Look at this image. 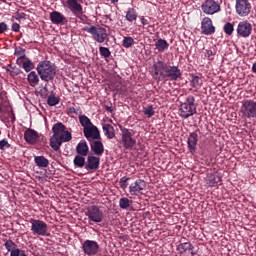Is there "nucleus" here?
<instances>
[{
  "label": "nucleus",
  "mask_w": 256,
  "mask_h": 256,
  "mask_svg": "<svg viewBox=\"0 0 256 256\" xmlns=\"http://www.w3.org/2000/svg\"><path fill=\"white\" fill-rule=\"evenodd\" d=\"M4 247L8 251V253H10V255H12L14 251H17L19 249V247L15 244V242H13V240H6V242L4 243Z\"/></svg>",
  "instance_id": "nucleus-33"
},
{
  "label": "nucleus",
  "mask_w": 256,
  "mask_h": 256,
  "mask_svg": "<svg viewBox=\"0 0 256 256\" xmlns=\"http://www.w3.org/2000/svg\"><path fill=\"white\" fill-rule=\"evenodd\" d=\"M235 9L239 17H247L251 13V2L249 0H236Z\"/></svg>",
  "instance_id": "nucleus-13"
},
{
  "label": "nucleus",
  "mask_w": 256,
  "mask_h": 256,
  "mask_svg": "<svg viewBox=\"0 0 256 256\" xmlns=\"http://www.w3.org/2000/svg\"><path fill=\"white\" fill-rule=\"evenodd\" d=\"M201 9L205 15H215L221 11V4L215 0H206L201 4Z\"/></svg>",
  "instance_id": "nucleus-10"
},
{
  "label": "nucleus",
  "mask_w": 256,
  "mask_h": 256,
  "mask_svg": "<svg viewBox=\"0 0 256 256\" xmlns=\"http://www.w3.org/2000/svg\"><path fill=\"white\" fill-rule=\"evenodd\" d=\"M99 53L104 59H109V57H111V50L107 47L100 46Z\"/></svg>",
  "instance_id": "nucleus-42"
},
{
  "label": "nucleus",
  "mask_w": 256,
  "mask_h": 256,
  "mask_svg": "<svg viewBox=\"0 0 256 256\" xmlns=\"http://www.w3.org/2000/svg\"><path fill=\"white\" fill-rule=\"evenodd\" d=\"M60 101H61V99L59 97L55 96L54 94L49 95L47 98V104L50 107H55V105H59Z\"/></svg>",
  "instance_id": "nucleus-38"
},
{
  "label": "nucleus",
  "mask_w": 256,
  "mask_h": 256,
  "mask_svg": "<svg viewBox=\"0 0 256 256\" xmlns=\"http://www.w3.org/2000/svg\"><path fill=\"white\" fill-rule=\"evenodd\" d=\"M197 133H199V129L191 132L188 136L187 145L191 155H195V151H197V143H199V134Z\"/></svg>",
  "instance_id": "nucleus-19"
},
{
  "label": "nucleus",
  "mask_w": 256,
  "mask_h": 256,
  "mask_svg": "<svg viewBox=\"0 0 256 256\" xmlns=\"http://www.w3.org/2000/svg\"><path fill=\"white\" fill-rule=\"evenodd\" d=\"M8 29L9 27L7 26V23L5 22L0 23V33H5V31H7Z\"/></svg>",
  "instance_id": "nucleus-52"
},
{
  "label": "nucleus",
  "mask_w": 256,
  "mask_h": 256,
  "mask_svg": "<svg viewBox=\"0 0 256 256\" xmlns=\"http://www.w3.org/2000/svg\"><path fill=\"white\" fill-rule=\"evenodd\" d=\"M155 47L159 53H164L167 51V49H169V42L163 38H160L156 41Z\"/></svg>",
  "instance_id": "nucleus-28"
},
{
  "label": "nucleus",
  "mask_w": 256,
  "mask_h": 256,
  "mask_svg": "<svg viewBox=\"0 0 256 256\" xmlns=\"http://www.w3.org/2000/svg\"><path fill=\"white\" fill-rule=\"evenodd\" d=\"M79 122H80V125L83 126V129H87V128L91 127V125H93V123L91 122V119H89V117H87L85 115L79 116Z\"/></svg>",
  "instance_id": "nucleus-36"
},
{
  "label": "nucleus",
  "mask_w": 256,
  "mask_h": 256,
  "mask_svg": "<svg viewBox=\"0 0 256 256\" xmlns=\"http://www.w3.org/2000/svg\"><path fill=\"white\" fill-rule=\"evenodd\" d=\"M137 17V10H135V8H128L125 15L126 21H128L129 23H133V21H137Z\"/></svg>",
  "instance_id": "nucleus-31"
},
{
  "label": "nucleus",
  "mask_w": 256,
  "mask_h": 256,
  "mask_svg": "<svg viewBox=\"0 0 256 256\" xmlns=\"http://www.w3.org/2000/svg\"><path fill=\"white\" fill-rule=\"evenodd\" d=\"M140 21H141L143 27H147V25H149V23H151V20L145 18L144 16H142V17L140 18Z\"/></svg>",
  "instance_id": "nucleus-51"
},
{
  "label": "nucleus",
  "mask_w": 256,
  "mask_h": 256,
  "mask_svg": "<svg viewBox=\"0 0 256 256\" xmlns=\"http://www.w3.org/2000/svg\"><path fill=\"white\" fill-rule=\"evenodd\" d=\"M84 137H86L87 141H94L101 139V132H99V128L97 126L91 124L88 128L83 129Z\"/></svg>",
  "instance_id": "nucleus-15"
},
{
  "label": "nucleus",
  "mask_w": 256,
  "mask_h": 256,
  "mask_svg": "<svg viewBox=\"0 0 256 256\" xmlns=\"http://www.w3.org/2000/svg\"><path fill=\"white\" fill-rule=\"evenodd\" d=\"M252 72L256 74V62L252 65Z\"/></svg>",
  "instance_id": "nucleus-54"
},
{
  "label": "nucleus",
  "mask_w": 256,
  "mask_h": 256,
  "mask_svg": "<svg viewBox=\"0 0 256 256\" xmlns=\"http://www.w3.org/2000/svg\"><path fill=\"white\" fill-rule=\"evenodd\" d=\"M36 71L41 81L49 83V81H53L57 75V66L51 61L44 60L38 63Z\"/></svg>",
  "instance_id": "nucleus-3"
},
{
  "label": "nucleus",
  "mask_w": 256,
  "mask_h": 256,
  "mask_svg": "<svg viewBox=\"0 0 256 256\" xmlns=\"http://www.w3.org/2000/svg\"><path fill=\"white\" fill-rule=\"evenodd\" d=\"M144 115H147L148 117H153L155 115V110L153 109V105H150L143 110Z\"/></svg>",
  "instance_id": "nucleus-44"
},
{
  "label": "nucleus",
  "mask_w": 256,
  "mask_h": 256,
  "mask_svg": "<svg viewBox=\"0 0 256 256\" xmlns=\"http://www.w3.org/2000/svg\"><path fill=\"white\" fill-rule=\"evenodd\" d=\"M12 31H14V33H19V31H21V25H19L17 22H14L12 24Z\"/></svg>",
  "instance_id": "nucleus-49"
},
{
  "label": "nucleus",
  "mask_w": 256,
  "mask_h": 256,
  "mask_svg": "<svg viewBox=\"0 0 256 256\" xmlns=\"http://www.w3.org/2000/svg\"><path fill=\"white\" fill-rule=\"evenodd\" d=\"M14 55L15 57H17L16 64H18L19 61H23L24 59H27V56L25 55V48H21V47L16 48Z\"/></svg>",
  "instance_id": "nucleus-32"
},
{
  "label": "nucleus",
  "mask_w": 256,
  "mask_h": 256,
  "mask_svg": "<svg viewBox=\"0 0 256 256\" xmlns=\"http://www.w3.org/2000/svg\"><path fill=\"white\" fill-rule=\"evenodd\" d=\"M74 165L75 167H78L79 169H83L87 163H85V156L76 155L74 157Z\"/></svg>",
  "instance_id": "nucleus-35"
},
{
  "label": "nucleus",
  "mask_w": 256,
  "mask_h": 256,
  "mask_svg": "<svg viewBox=\"0 0 256 256\" xmlns=\"http://www.w3.org/2000/svg\"><path fill=\"white\" fill-rule=\"evenodd\" d=\"M100 163H101V158L97 156H88L85 169L87 171H97V169H99Z\"/></svg>",
  "instance_id": "nucleus-21"
},
{
  "label": "nucleus",
  "mask_w": 256,
  "mask_h": 256,
  "mask_svg": "<svg viewBox=\"0 0 256 256\" xmlns=\"http://www.w3.org/2000/svg\"><path fill=\"white\" fill-rule=\"evenodd\" d=\"M135 44V39L131 36H125L122 40V47L125 49H129L130 47H133Z\"/></svg>",
  "instance_id": "nucleus-37"
},
{
  "label": "nucleus",
  "mask_w": 256,
  "mask_h": 256,
  "mask_svg": "<svg viewBox=\"0 0 256 256\" xmlns=\"http://www.w3.org/2000/svg\"><path fill=\"white\" fill-rule=\"evenodd\" d=\"M2 3H5L6 5H11V0H1Z\"/></svg>",
  "instance_id": "nucleus-53"
},
{
  "label": "nucleus",
  "mask_w": 256,
  "mask_h": 256,
  "mask_svg": "<svg viewBox=\"0 0 256 256\" xmlns=\"http://www.w3.org/2000/svg\"><path fill=\"white\" fill-rule=\"evenodd\" d=\"M83 31H86V33L92 35V39L96 41V43H105V41H109L107 28L101 25L85 26Z\"/></svg>",
  "instance_id": "nucleus-5"
},
{
  "label": "nucleus",
  "mask_w": 256,
  "mask_h": 256,
  "mask_svg": "<svg viewBox=\"0 0 256 256\" xmlns=\"http://www.w3.org/2000/svg\"><path fill=\"white\" fill-rule=\"evenodd\" d=\"M10 256H27V254L25 253V250L18 248L17 250H14Z\"/></svg>",
  "instance_id": "nucleus-47"
},
{
  "label": "nucleus",
  "mask_w": 256,
  "mask_h": 256,
  "mask_svg": "<svg viewBox=\"0 0 256 256\" xmlns=\"http://www.w3.org/2000/svg\"><path fill=\"white\" fill-rule=\"evenodd\" d=\"M120 144L124 147V149H127L128 151H131L137 145V139L133 137V132L127 128H121V141Z\"/></svg>",
  "instance_id": "nucleus-7"
},
{
  "label": "nucleus",
  "mask_w": 256,
  "mask_h": 256,
  "mask_svg": "<svg viewBox=\"0 0 256 256\" xmlns=\"http://www.w3.org/2000/svg\"><path fill=\"white\" fill-rule=\"evenodd\" d=\"M76 153L82 157H87L89 155V145L87 144V141H81L77 144Z\"/></svg>",
  "instance_id": "nucleus-25"
},
{
  "label": "nucleus",
  "mask_w": 256,
  "mask_h": 256,
  "mask_svg": "<svg viewBox=\"0 0 256 256\" xmlns=\"http://www.w3.org/2000/svg\"><path fill=\"white\" fill-rule=\"evenodd\" d=\"M52 133L53 135L50 138V147L53 151H59L63 143H69V141L73 139V135L67 130V126L62 122H58L53 125Z\"/></svg>",
  "instance_id": "nucleus-2"
},
{
  "label": "nucleus",
  "mask_w": 256,
  "mask_h": 256,
  "mask_svg": "<svg viewBox=\"0 0 256 256\" xmlns=\"http://www.w3.org/2000/svg\"><path fill=\"white\" fill-rule=\"evenodd\" d=\"M208 187H217L221 183V175L219 173L210 174L206 178Z\"/></svg>",
  "instance_id": "nucleus-26"
},
{
  "label": "nucleus",
  "mask_w": 256,
  "mask_h": 256,
  "mask_svg": "<svg viewBox=\"0 0 256 256\" xmlns=\"http://www.w3.org/2000/svg\"><path fill=\"white\" fill-rule=\"evenodd\" d=\"M130 180H131L130 177H127V176L122 177L119 181L121 189H127V187H129L128 181Z\"/></svg>",
  "instance_id": "nucleus-43"
},
{
  "label": "nucleus",
  "mask_w": 256,
  "mask_h": 256,
  "mask_svg": "<svg viewBox=\"0 0 256 256\" xmlns=\"http://www.w3.org/2000/svg\"><path fill=\"white\" fill-rule=\"evenodd\" d=\"M106 111H109L110 113H113V107L106 106Z\"/></svg>",
  "instance_id": "nucleus-55"
},
{
  "label": "nucleus",
  "mask_w": 256,
  "mask_h": 256,
  "mask_svg": "<svg viewBox=\"0 0 256 256\" xmlns=\"http://www.w3.org/2000/svg\"><path fill=\"white\" fill-rule=\"evenodd\" d=\"M11 144L7 141V139L0 140V149L1 151H5V149H9Z\"/></svg>",
  "instance_id": "nucleus-45"
},
{
  "label": "nucleus",
  "mask_w": 256,
  "mask_h": 256,
  "mask_svg": "<svg viewBox=\"0 0 256 256\" xmlns=\"http://www.w3.org/2000/svg\"><path fill=\"white\" fill-rule=\"evenodd\" d=\"M50 21L53 25H65L67 24V17L59 11H52L50 13Z\"/></svg>",
  "instance_id": "nucleus-22"
},
{
  "label": "nucleus",
  "mask_w": 256,
  "mask_h": 256,
  "mask_svg": "<svg viewBox=\"0 0 256 256\" xmlns=\"http://www.w3.org/2000/svg\"><path fill=\"white\" fill-rule=\"evenodd\" d=\"M191 83H192V87H194L195 89H199V87L203 85V82H201V78H199V76L195 74L191 75Z\"/></svg>",
  "instance_id": "nucleus-40"
},
{
  "label": "nucleus",
  "mask_w": 256,
  "mask_h": 256,
  "mask_svg": "<svg viewBox=\"0 0 256 256\" xmlns=\"http://www.w3.org/2000/svg\"><path fill=\"white\" fill-rule=\"evenodd\" d=\"M103 133L107 139H113L115 137V128L111 124H103Z\"/></svg>",
  "instance_id": "nucleus-29"
},
{
  "label": "nucleus",
  "mask_w": 256,
  "mask_h": 256,
  "mask_svg": "<svg viewBox=\"0 0 256 256\" xmlns=\"http://www.w3.org/2000/svg\"><path fill=\"white\" fill-rule=\"evenodd\" d=\"M25 17H27V14H25L24 12H16V21H21V19H25Z\"/></svg>",
  "instance_id": "nucleus-50"
},
{
  "label": "nucleus",
  "mask_w": 256,
  "mask_h": 256,
  "mask_svg": "<svg viewBox=\"0 0 256 256\" xmlns=\"http://www.w3.org/2000/svg\"><path fill=\"white\" fill-rule=\"evenodd\" d=\"M216 53H217V52H216L215 50H213V49H208V50L205 51L204 55H205V57H207V58L209 59V58L215 56Z\"/></svg>",
  "instance_id": "nucleus-48"
},
{
  "label": "nucleus",
  "mask_w": 256,
  "mask_h": 256,
  "mask_svg": "<svg viewBox=\"0 0 256 256\" xmlns=\"http://www.w3.org/2000/svg\"><path fill=\"white\" fill-rule=\"evenodd\" d=\"M111 3H119V0H110Z\"/></svg>",
  "instance_id": "nucleus-56"
},
{
  "label": "nucleus",
  "mask_w": 256,
  "mask_h": 256,
  "mask_svg": "<svg viewBox=\"0 0 256 256\" xmlns=\"http://www.w3.org/2000/svg\"><path fill=\"white\" fill-rule=\"evenodd\" d=\"M28 83L31 87H37L39 85V75L37 72L31 71L27 76Z\"/></svg>",
  "instance_id": "nucleus-30"
},
{
  "label": "nucleus",
  "mask_w": 256,
  "mask_h": 256,
  "mask_svg": "<svg viewBox=\"0 0 256 256\" xmlns=\"http://www.w3.org/2000/svg\"><path fill=\"white\" fill-rule=\"evenodd\" d=\"M30 223L33 235L49 237V225H47L45 221L32 218L30 219Z\"/></svg>",
  "instance_id": "nucleus-6"
},
{
  "label": "nucleus",
  "mask_w": 256,
  "mask_h": 256,
  "mask_svg": "<svg viewBox=\"0 0 256 256\" xmlns=\"http://www.w3.org/2000/svg\"><path fill=\"white\" fill-rule=\"evenodd\" d=\"M17 65L24 69L26 73H29L30 71H33L35 69V63L31 61L29 58H25L24 60H18Z\"/></svg>",
  "instance_id": "nucleus-24"
},
{
  "label": "nucleus",
  "mask_w": 256,
  "mask_h": 256,
  "mask_svg": "<svg viewBox=\"0 0 256 256\" xmlns=\"http://www.w3.org/2000/svg\"><path fill=\"white\" fill-rule=\"evenodd\" d=\"M240 113L244 119H256V101L246 100L242 103Z\"/></svg>",
  "instance_id": "nucleus-8"
},
{
  "label": "nucleus",
  "mask_w": 256,
  "mask_h": 256,
  "mask_svg": "<svg viewBox=\"0 0 256 256\" xmlns=\"http://www.w3.org/2000/svg\"><path fill=\"white\" fill-rule=\"evenodd\" d=\"M40 97H42V99L47 98V95H49V89L47 88V85H45L44 87L40 88Z\"/></svg>",
  "instance_id": "nucleus-46"
},
{
  "label": "nucleus",
  "mask_w": 256,
  "mask_h": 256,
  "mask_svg": "<svg viewBox=\"0 0 256 256\" xmlns=\"http://www.w3.org/2000/svg\"><path fill=\"white\" fill-rule=\"evenodd\" d=\"M89 143H90V149L91 151H93L94 155L101 157V155L105 153V146L103 145V142H101V139L90 140Z\"/></svg>",
  "instance_id": "nucleus-20"
},
{
  "label": "nucleus",
  "mask_w": 256,
  "mask_h": 256,
  "mask_svg": "<svg viewBox=\"0 0 256 256\" xmlns=\"http://www.w3.org/2000/svg\"><path fill=\"white\" fill-rule=\"evenodd\" d=\"M216 31L213 20L209 17H204L201 21V33L202 35H214Z\"/></svg>",
  "instance_id": "nucleus-18"
},
{
  "label": "nucleus",
  "mask_w": 256,
  "mask_h": 256,
  "mask_svg": "<svg viewBox=\"0 0 256 256\" xmlns=\"http://www.w3.org/2000/svg\"><path fill=\"white\" fill-rule=\"evenodd\" d=\"M236 33L238 37L247 39V37H250L251 33H253V25L247 20L240 21L238 23Z\"/></svg>",
  "instance_id": "nucleus-11"
},
{
  "label": "nucleus",
  "mask_w": 256,
  "mask_h": 256,
  "mask_svg": "<svg viewBox=\"0 0 256 256\" xmlns=\"http://www.w3.org/2000/svg\"><path fill=\"white\" fill-rule=\"evenodd\" d=\"M85 215L89 219V225H93V223H102L104 219L103 211L95 205L88 207Z\"/></svg>",
  "instance_id": "nucleus-9"
},
{
  "label": "nucleus",
  "mask_w": 256,
  "mask_h": 256,
  "mask_svg": "<svg viewBox=\"0 0 256 256\" xmlns=\"http://www.w3.org/2000/svg\"><path fill=\"white\" fill-rule=\"evenodd\" d=\"M82 251L85 255L95 256L99 253V243L95 240H85L82 243Z\"/></svg>",
  "instance_id": "nucleus-12"
},
{
  "label": "nucleus",
  "mask_w": 256,
  "mask_h": 256,
  "mask_svg": "<svg viewBox=\"0 0 256 256\" xmlns=\"http://www.w3.org/2000/svg\"><path fill=\"white\" fill-rule=\"evenodd\" d=\"M223 31H224L225 35H227L228 37H231V35H233V33L235 31V24H233L231 22L225 23L223 26Z\"/></svg>",
  "instance_id": "nucleus-34"
},
{
  "label": "nucleus",
  "mask_w": 256,
  "mask_h": 256,
  "mask_svg": "<svg viewBox=\"0 0 256 256\" xmlns=\"http://www.w3.org/2000/svg\"><path fill=\"white\" fill-rule=\"evenodd\" d=\"M194 249L195 247L191 242H181L176 247V251H178L179 256H195L196 253Z\"/></svg>",
  "instance_id": "nucleus-14"
},
{
  "label": "nucleus",
  "mask_w": 256,
  "mask_h": 256,
  "mask_svg": "<svg viewBox=\"0 0 256 256\" xmlns=\"http://www.w3.org/2000/svg\"><path fill=\"white\" fill-rule=\"evenodd\" d=\"M119 207L120 209H129V207H131V200L126 197L120 198Z\"/></svg>",
  "instance_id": "nucleus-41"
},
{
  "label": "nucleus",
  "mask_w": 256,
  "mask_h": 256,
  "mask_svg": "<svg viewBox=\"0 0 256 256\" xmlns=\"http://www.w3.org/2000/svg\"><path fill=\"white\" fill-rule=\"evenodd\" d=\"M66 113H67V115H69V117H73V115H81V113H83V111H81V108H79V107L70 106L67 108Z\"/></svg>",
  "instance_id": "nucleus-39"
},
{
  "label": "nucleus",
  "mask_w": 256,
  "mask_h": 256,
  "mask_svg": "<svg viewBox=\"0 0 256 256\" xmlns=\"http://www.w3.org/2000/svg\"><path fill=\"white\" fill-rule=\"evenodd\" d=\"M152 67L154 69L152 77L153 79H158V81H178V79H181V76L183 75L178 66H172L163 60L154 62Z\"/></svg>",
  "instance_id": "nucleus-1"
},
{
  "label": "nucleus",
  "mask_w": 256,
  "mask_h": 256,
  "mask_svg": "<svg viewBox=\"0 0 256 256\" xmlns=\"http://www.w3.org/2000/svg\"><path fill=\"white\" fill-rule=\"evenodd\" d=\"M147 189V183L143 179H138L135 182L131 183L129 186L130 195L137 196L141 191H145Z\"/></svg>",
  "instance_id": "nucleus-16"
},
{
  "label": "nucleus",
  "mask_w": 256,
  "mask_h": 256,
  "mask_svg": "<svg viewBox=\"0 0 256 256\" xmlns=\"http://www.w3.org/2000/svg\"><path fill=\"white\" fill-rule=\"evenodd\" d=\"M68 5V9L77 17L78 19H82L83 17V6L79 4V0H66Z\"/></svg>",
  "instance_id": "nucleus-17"
},
{
  "label": "nucleus",
  "mask_w": 256,
  "mask_h": 256,
  "mask_svg": "<svg viewBox=\"0 0 256 256\" xmlns=\"http://www.w3.org/2000/svg\"><path fill=\"white\" fill-rule=\"evenodd\" d=\"M24 139L29 145H35L39 141V134L37 131L29 128L24 133Z\"/></svg>",
  "instance_id": "nucleus-23"
},
{
  "label": "nucleus",
  "mask_w": 256,
  "mask_h": 256,
  "mask_svg": "<svg viewBox=\"0 0 256 256\" xmlns=\"http://www.w3.org/2000/svg\"><path fill=\"white\" fill-rule=\"evenodd\" d=\"M197 113V105L195 104V96H188L184 102L180 104L178 115L182 119H189Z\"/></svg>",
  "instance_id": "nucleus-4"
},
{
  "label": "nucleus",
  "mask_w": 256,
  "mask_h": 256,
  "mask_svg": "<svg viewBox=\"0 0 256 256\" xmlns=\"http://www.w3.org/2000/svg\"><path fill=\"white\" fill-rule=\"evenodd\" d=\"M34 163L40 169L49 167V159L45 158V156H35Z\"/></svg>",
  "instance_id": "nucleus-27"
}]
</instances>
